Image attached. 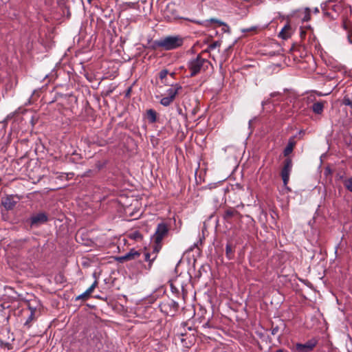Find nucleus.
Here are the masks:
<instances>
[{
    "label": "nucleus",
    "mask_w": 352,
    "mask_h": 352,
    "mask_svg": "<svg viewBox=\"0 0 352 352\" xmlns=\"http://www.w3.org/2000/svg\"><path fill=\"white\" fill-rule=\"evenodd\" d=\"M130 91H131V89H129V90L127 91L126 95H128L130 93Z\"/></svg>",
    "instance_id": "37998d69"
},
{
    "label": "nucleus",
    "mask_w": 352,
    "mask_h": 352,
    "mask_svg": "<svg viewBox=\"0 0 352 352\" xmlns=\"http://www.w3.org/2000/svg\"><path fill=\"white\" fill-rule=\"evenodd\" d=\"M168 74V72L167 69H162L159 73V78H160L162 82L166 83V78Z\"/></svg>",
    "instance_id": "bb28decb"
},
{
    "label": "nucleus",
    "mask_w": 352,
    "mask_h": 352,
    "mask_svg": "<svg viewBox=\"0 0 352 352\" xmlns=\"http://www.w3.org/2000/svg\"><path fill=\"white\" fill-rule=\"evenodd\" d=\"M92 294V292L89 289H87L85 292H83L82 294H81L80 295L76 297V300H87L91 296V294Z\"/></svg>",
    "instance_id": "412c9836"
},
{
    "label": "nucleus",
    "mask_w": 352,
    "mask_h": 352,
    "mask_svg": "<svg viewBox=\"0 0 352 352\" xmlns=\"http://www.w3.org/2000/svg\"><path fill=\"white\" fill-rule=\"evenodd\" d=\"M293 163L290 157H287L283 162V166L280 171V176L285 186L289 181V175L292 170Z\"/></svg>",
    "instance_id": "0eeeda50"
},
{
    "label": "nucleus",
    "mask_w": 352,
    "mask_h": 352,
    "mask_svg": "<svg viewBox=\"0 0 352 352\" xmlns=\"http://www.w3.org/2000/svg\"><path fill=\"white\" fill-rule=\"evenodd\" d=\"M342 104L352 107V99H351L348 96H345L342 100Z\"/></svg>",
    "instance_id": "cd10ccee"
},
{
    "label": "nucleus",
    "mask_w": 352,
    "mask_h": 352,
    "mask_svg": "<svg viewBox=\"0 0 352 352\" xmlns=\"http://www.w3.org/2000/svg\"><path fill=\"white\" fill-rule=\"evenodd\" d=\"M177 112L180 115H182V116H184L185 117H186V115H184L182 112V108H180L179 107L177 108Z\"/></svg>",
    "instance_id": "c9c22d12"
},
{
    "label": "nucleus",
    "mask_w": 352,
    "mask_h": 352,
    "mask_svg": "<svg viewBox=\"0 0 352 352\" xmlns=\"http://www.w3.org/2000/svg\"><path fill=\"white\" fill-rule=\"evenodd\" d=\"M278 36L284 40L291 36V26L289 24L285 25L278 34Z\"/></svg>",
    "instance_id": "dca6fc26"
},
{
    "label": "nucleus",
    "mask_w": 352,
    "mask_h": 352,
    "mask_svg": "<svg viewBox=\"0 0 352 352\" xmlns=\"http://www.w3.org/2000/svg\"><path fill=\"white\" fill-rule=\"evenodd\" d=\"M146 116L150 123L153 124L157 122V113L154 109H150L147 110Z\"/></svg>",
    "instance_id": "a211bd4d"
},
{
    "label": "nucleus",
    "mask_w": 352,
    "mask_h": 352,
    "mask_svg": "<svg viewBox=\"0 0 352 352\" xmlns=\"http://www.w3.org/2000/svg\"><path fill=\"white\" fill-rule=\"evenodd\" d=\"M235 247L230 243H228L226 246V256L228 260H232L234 257Z\"/></svg>",
    "instance_id": "f3484780"
},
{
    "label": "nucleus",
    "mask_w": 352,
    "mask_h": 352,
    "mask_svg": "<svg viewBox=\"0 0 352 352\" xmlns=\"http://www.w3.org/2000/svg\"><path fill=\"white\" fill-rule=\"evenodd\" d=\"M296 144V142L295 141V136L291 137L289 139L287 146L285 148L283 151V155L285 157H287L291 154Z\"/></svg>",
    "instance_id": "ddd939ff"
},
{
    "label": "nucleus",
    "mask_w": 352,
    "mask_h": 352,
    "mask_svg": "<svg viewBox=\"0 0 352 352\" xmlns=\"http://www.w3.org/2000/svg\"><path fill=\"white\" fill-rule=\"evenodd\" d=\"M306 30L303 28H300V36L301 39H304L306 36Z\"/></svg>",
    "instance_id": "c756f323"
},
{
    "label": "nucleus",
    "mask_w": 352,
    "mask_h": 352,
    "mask_svg": "<svg viewBox=\"0 0 352 352\" xmlns=\"http://www.w3.org/2000/svg\"><path fill=\"white\" fill-rule=\"evenodd\" d=\"M305 28H307V29H310V28H311V27L309 25V26H307V27H305Z\"/></svg>",
    "instance_id": "a18cd8bd"
},
{
    "label": "nucleus",
    "mask_w": 352,
    "mask_h": 352,
    "mask_svg": "<svg viewBox=\"0 0 352 352\" xmlns=\"http://www.w3.org/2000/svg\"><path fill=\"white\" fill-rule=\"evenodd\" d=\"M174 75H175V73H171V74H170V76H173Z\"/></svg>",
    "instance_id": "49530a36"
},
{
    "label": "nucleus",
    "mask_w": 352,
    "mask_h": 352,
    "mask_svg": "<svg viewBox=\"0 0 352 352\" xmlns=\"http://www.w3.org/2000/svg\"><path fill=\"white\" fill-rule=\"evenodd\" d=\"M97 285H98V281L95 280L93 283V284L88 289L93 293L94 290L97 287Z\"/></svg>",
    "instance_id": "7c9ffc66"
},
{
    "label": "nucleus",
    "mask_w": 352,
    "mask_h": 352,
    "mask_svg": "<svg viewBox=\"0 0 352 352\" xmlns=\"http://www.w3.org/2000/svg\"><path fill=\"white\" fill-rule=\"evenodd\" d=\"M242 217V214L238 210L232 207L226 208L222 214L224 221L229 224H232L234 221L241 220Z\"/></svg>",
    "instance_id": "423d86ee"
},
{
    "label": "nucleus",
    "mask_w": 352,
    "mask_h": 352,
    "mask_svg": "<svg viewBox=\"0 0 352 352\" xmlns=\"http://www.w3.org/2000/svg\"><path fill=\"white\" fill-rule=\"evenodd\" d=\"M160 309L162 312L168 316H174L179 308L178 303L172 299L164 300L160 304Z\"/></svg>",
    "instance_id": "39448f33"
},
{
    "label": "nucleus",
    "mask_w": 352,
    "mask_h": 352,
    "mask_svg": "<svg viewBox=\"0 0 352 352\" xmlns=\"http://www.w3.org/2000/svg\"><path fill=\"white\" fill-rule=\"evenodd\" d=\"M278 95H280V94H279V93L274 92V93H272V94H271V96H272V97H275V96H278Z\"/></svg>",
    "instance_id": "4c0bfd02"
},
{
    "label": "nucleus",
    "mask_w": 352,
    "mask_h": 352,
    "mask_svg": "<svg viewBox=\"0 0 352 352\" xmlns=\"http://www.w3.org/2000/svg\"><path fill=\"white\" fill-rule=\"evenodd\" d=\"M304 134H305V131H304L303 130H300V131H299V135H304Z\"/></svg>",
    "instance_id": "ea45409f"
},
{
    "label": "nucleus",
    "mask_w": 352,
    "mask_h": 352,
    "mask_svg": "<svg viewBox=\"0 0 352 352\" xmlns=\"http://www.w3.org/2000/svg\"><path fill=\"white\" fill-rule=\"evenodd\" d=\"M314 12L315 14L319 13V9L318 8H314Z\"/></svg>",
    "instance_id": "58836bf2"
},
{
    "label": "nucleus",
    "mask_w": 352,
    "mask_h": 352,
    "mask_svg": "<svg viewBox=\"0 0 352 352\" xmlns=\"http://www.w3.org/2000/svg\"><path fill=\"white\" fill-rule=\"evenodd\" d=\"M302 21L303 22H307L311 20V10L309 8H305L303 13Z\"/></svg>",
    "instance_id": "4be33fe9"
},
{
    "label": "nucleus",
    "mask_w": 352,
    "mask_h": 352,
    "mask_svg": "<svg viewBox=\"0 0 352 352\" xmlns=\"http://www.w3.org/2000/svg\"><path fill=\"white\" fill-rule=\"evenodd\" d=\"M168 232V228L167 225L164 223H159L153 236L154 243H161Z\"/></svg>",
    "instance_id": "1a4fd4ad"
},
{
    "label": "nucleus",
    "mask_w": 352,
    "mask_h": 352,
    "mask_svg": "<svg viewBox=\"0 0 352 352\" xmlns=\"http://www.w3.org/2000/svg\"><path fill=\"white\" fill-rule=\"evenodd\" d=\"M210 65V62L206 58H203L201 53L195 58L190 59L188 63L190 76L193 77L202 72H205L208 69Z\"/></svg>",
    "instance_id": "f03ea898"
},
{
    "label": "nucleus",
    "mask_w": 352,
    "mask_h": 352,
    "mask_svg": "<svg viewBox=\"0 0 352 352\" xmlns=\"http://www.w3.org/2000/svg\"><path fill=\"white\" fill-rule=\"evenodd\" d=\"M344 187L352 192V177L348 178L343 182Z\"/></svg>",
    "instance_id": "393cba45"
},
{
    "label": "nucleus",
    "mask_w": 352,
    "mask_h": 352,
    "mask_svg": "<svg viewBox=\"0 0 352 352\" xmlns=\"http://www.w3.org/2000/svg\"><path fill=\"white\" fill-rule=\"evenodd\" d=\"M348 39H349V41L351 43H352V41H351V36H348Z\"/></svg>",
    "instance_id": "79ce46f5"
},
{
    "label": "nucleus",
    "mask_w": 352,
    "mask_h": 352,
    "mask_svg": "<svg viewBox=\"0 0 352 352\" xmlns=\"http://www.w3.org/2000/svg\"><path fill=\"white\" fill-rule=\"evenodd\" d=\"M35 319V314H34V311H31L29 317L26 320L24 325L27 327L28 328H30L31 327V322Z\"/></svg>",
    "instance_id": "b1692460"
},
{
    "label": "nucleus",
    "mask_w": 352,
    "mask_h": 352,
    "mask_svg": "<svg viewBox=\"0 0 352 352\" xmlns=\"http://www.w3.org/2000/svg\"><path fill=\"white\" fill-rule=\"evenodd\" d=\"M318 339L317 338H312L307 340L305 344L297 343L295 345L296 352H311L317 346Z\"/></svg>",
    "instance_id": "6e6552de"
},
{
    "label": "nucleus",
    "mask_w": 352,
    "mask_h": 352,
    "mask_svg": "<svg viewBox=\"0 0 352 352\" xmlns=\"http://www.w3.org/2000/svg\"><path fill=\"white\" fill-rule=\"evenodd\" d=\"M275 352H285V350L280 349L276 350Z\"/></svg>",
    "instance_id": "a19ab883"
},
{
    "label": "nucleus",
    "mask_w": 352,
    "mask_h": 352,
    "mask_svg": "<svg viewBox=\"0 0 352 352\" xmlns=\"http://www.w3.org/2000/svg\"><path fill=\"white\" fill-rule=\"evenodd\" d=\"M199 109V107H194V108H193V109H192V111H191L192 115V116H195V115L197 113V112H198Z\"/></svg>",
    "instance_id": "2f4dec72"
},
{
    "label": "nucleus",
    "mask_w": 352,
    "mask_h": 352,
    "mask_svg": "<svg viewBox=\"0 0 352 352\" xmlns=\"http://www.w3.org/2000/svg\"><path fill=\"white\" fill-rule=\"evenodd\" d=\"M140 256V252L139 251L132 249L125 255L117 257L116 260L120 263H124L127 261L138 258Z\"/></svg>",
    "instance_id": "9d476101"
},
{
    "label": "nucleus",
    "mask_w": 352,
    "mask_h": 352,
    "mask_svg": "<svg viewBox=\"0 0 352 352\" xmlns=\"http://www.w3.org/2000/svg\"><path fill=\"white\" fill-rule=\"evenodd\" d=\"M278 328L277 327H274V328H272V333L273 335H275V334H276V333L278 332Z\"/></svg>",
    "instance_id": "72a5a7b5"
},
{
    "label": "nucleus",
    "mask_w": 352,
    "mask_h": 352,
    "mask_svg": "<svg viewBox=\"0 0 352 352\" xmlns=\"http://www.w3.org/2000/svg\"><path fill=\"white\" fill-rule=\"evenodd\" d=\"M174 100H172L170 98H169L168 96H165V97H163L161 100H160V104L164 107H168Z\"/></svg>",
    "instance_id": "5701e85b"
},
{
    "label": "nucleus",
    "mask_w": 352,
    "mask_h": 352,
    "mask_svg": "<svg viewBox=\"0 0 352 352\" xmlns=\"http://www.w3.org/2000/svg\"><path fill=\"white\" fill-rule=\"evenodd\" d=\"M165 16L169 19H177L178 18V15L177 14V11L175 10V6L174 3H169L167 5L166 10L164 11Z\"/></svg>",
    "instance_id": "f8f14e48"
},
{
    "label": "nucleus",
    "mask_w": 352,
    "mask_h": 352,
    "mask_svg": "<svg viewBox=\"0 0 352 352\" xmlns=\"http://www.w3.org/2000/svg\"><path fill=\"white\" fill-rule=\"evenodd\" d=\"M184 38L180 35L167 36L154 43L155 47L161 48L166 51L173 50L182 47Z\"/></svg>",
    "instance_id": "f257e3e1"
},
{
    "label": "nucleus",
    "mask_w": 352,
    "mask_h": 352,
    "mask_svg": "<svg viewBox=\"0 0 352 352\" xmlns=\"http://www.w3.org/2000/svg\"><path fill=\"white\" fill-rule=\"evenodd\" d=\"M325 104H327V102L324 100L316 101L313 103L311 107V109L315 114L322 115L324 111Z\"/></svg>",
    "instance_id": "9b49d317"
},
{
    "label": "nucleus",
    "mask_w": 352,
    "mask_h": 352,
    "mask_svg": "<svg viewBox=\"0 0 352 352\" xmlns=\"http://www.w3.org/2000/svg\"><path fill=\"white\" fill-rule=\"evenodd\" d=\"M256 30V27H252L250 29L243 30V32H250V31Z\"/></svg>",
    "instance_id": "473e14b6"
},
{
    "label": "nucleus",
    "mask_w": 352,
    "mask_h": 352,
    "mask_svg": "<svg viewBox=\"0 0 352 352\" xmlns=\"http://www.w3.org/2000/svg\"><path fill=\"white\" fill-rule=\"evenodd\" d=\"M161 248H162L161 243H155V244L153 246V252L151 253L153 254V256L156 255V257H157V254L160 252Z\"/></svg>",
    "instance_id": "a878e982"
},
{
    "label": "nucleus",
    "mask_w": 352,
    "mask_h": 352,
    "mask_svg": "<svg viewBox=\"0 0 352 352\" xmlns=\"http://www.w3.org/2000/svg\"><path fill=\"white\" fill-rule=\"evenodd\" d=\"M184 336V334H183V333H182L180 335H178V334L177 335V337H178L180 339L182 342H183L184 341V339L183 338Z\"/></svg>",
    "instance_id": "f704fd0d"
},
{
    "label": "nucleus",
    "mask_w": 352,
    "mask_h": 352,
    "mask_svg": "<svg viewBox=\"0 0 352 352\" xmlns=\"http://www.w3.org/2000/svg\"><path fill=\"white\" fill-rule=\"evenodd\" d=\"M3 204L7 210H12L15 206L16 201H14L10 197H7L6 200L3 202Z\"/></svg>",
    "instance_id": "6ab92c4d"
},
{
    "label": "nucleus",
    "mask_w": 352,
    "mask_h": 352,
    "mask_svg": "<svg viewBox=\"0 0 352 352\" xmlns=\"http://www.w3.org/2000/svg\"><path fill=\"white\" fill-rule=\"evenodd\" d=\"M156 259V255L153 256L150 252H145L143 254V260L148 263L147 265H145V268L150 270L152 267L153 261Z\"/></svg>",
    "instance_id": "2eb2a0df"
},
{
    "label": "nucleus",
    "mask_w": 352,
    "mask_h": 352,
    "mask_svg": "<svg viewBox=\"0 0 352 352\" xmlns=\"http://www.w3.org/2000/svg\"><path fill=\"white\" fill-rule=\"evenodd\" d=\"M92 1H93V0H87V2H88L89 3H91Z\"/></svg>",
    "instance_id": "c03bdc74"
},
{
    "label": "nucleus",
    "mask_w": 352,
    "mask_h": 352,
    "mask_svg": "<svg viewBox=\"0 0 352 352\" xmlns=\"http://www.w3.org/2000/svg\"><path fill=\"white\" fill-rule=\"evenodd\" d=\"M182 87L179 84L172 85L167 91V96L170 98L172 100H175L176 96L179 94V91L182 90Z\"/></svg>",
    "instance_id": "4468645a"
},
{
    "label": "nucleus",
    "mask_w": 352,
    "mask_h": 352,
    "mask_svg": "<svg viewBox=\"0 0 352 352\" xmlns=\"http://www.w3.org/2000/svg\"><path fill=\"white\" fill-rule=\"evenodd\" d=\"M131 237L132 239L138 240V239H140L142 237V236H141V234L139 232L135 231V232H134L133 233H132L131 234Z\"/></svg>",
    "instance_id": "c85d7f7f"
},
{
    "label": "nucleus",
    "mask_w": 352,
    "mask_h": 352,
    "mask_svg": "<svg viewBox=\"0 0 352 352\" xmlns=\"http://www.w3.org/2000/svg\"><path fill=\"white\" fill-rule=\"evenodd\" d=\"M49 221V217L45 212H39L32 214L30 218L25 219L23 223L25 227L30 229L38 228Z\"/></svg>",
    "instance_id": "7ed1b4c3"
},
{
    "label": "nucleus",
    "mask_w": 352,
    "mask_h": 352,
    "mask_svg": "<svg viewBox=\"0 0 352 352\" xmlns=\"http://www.w3.org/2000/svg\"><path fill=\"white\" fill-rule=\"evenodd\" d=\"M28 307H29V309L30 310V312L33 311L34 314H35L36 308L32 307L30 305H29Z\"/></svg>",
    "instance_id": "e433bc0d"
},
{
    "label": "nucleus",
    "mask_w": 352,
    "mask_h": 352,
    "mask_svg": "<svg viewBox=\"0 0 352 352\" xmlns=\"http://www.w3.org/2000/svg\"><path fill=\"white\" fill-rule=\"evenodd\" d=\"M186 20L190 21L196 24L201 25L206 28L210 27L212 25H213L214 28L221 27L222 28L221 30L223 31V32H228V33L230 32V28L229 25L228 24H226V23L223 22L221 20L217 19L211 18L208 20H205L204 21H199L188 19H186Z\"/></svg>",
    "instance_id": "20e7f679"
},
{
    "label": "nucleus",
    "mask_w": 352,
    "mask_h": 352,
    "mask_svg": "<svg viewBox=\"0 0 352 352\" xmlns=\"http://www.w3.org/2000/svg\"><path fill=\"white\" fill-rule=\"evenodd\" d=\"M221 45V43L219 41H214L213 43H212L211 44H210L208 46V48L203 50L201 52V54H204L205 53H209L211 50H213L216 48H219Z\"/></svg>",
    "instance_id": "aec40b11"
}]
</instances>
